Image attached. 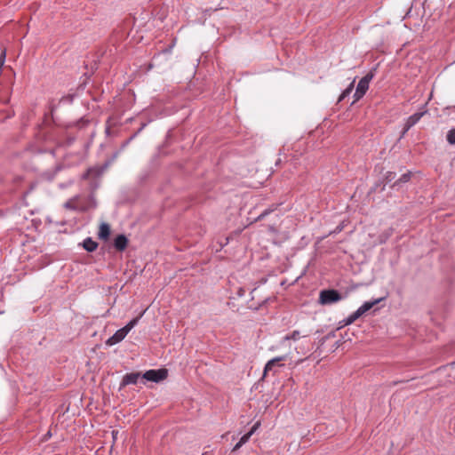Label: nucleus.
<instances>
[{"instance_id": "1", "label": "nucleus", "mask_w": 455, "mask_h": 455, "mask_svg": "<svg viewBox=\"0 0 455 455\" xmlns=\"http://www.w3.org/2000/svg\"><path fill=\"white\" fill-rule=\"evenodd\" d=\"M341 299V294L333 289L323 290L319 294V303L322 305H331Z\"/></svg>"}, {"instance_id": "2", "label": "nucleus", "mask_w": 455, "mask_h": 455, "mask_svg": "<svg viewBox=\"0 0 455 455\" xmlns=\"http://www.w3.org/2000/svg\"><path fill=\"white\" fill-rule=\"evenodd\" d=\"M373 76V72L370 71L360 79L354 93V101L359 100L366 93L367 90L369 89V84L372 80Z\"/></svg>"}, {"instance_id": "3", "label": "nucleus", "mask_w": 455, "mask_h": 455, "mask_svg": "<svg viewBox=\"0 0 455 455\" xmlns=\"http://www.w3.org/2000/svg\"><path fill=\"white\" fill-rule=\"evenodd\" d=\"M168 376V371L166 369H158V370H148L145 371L141 378L146 379L147 381H152L155 383H159L162 380L165 379Z\"/></svg>"}, {"instance_id": "4", "label": "nucleus", "mask_w": 455, "mask_h": 455, "mask_svg": "<svg viewBox=\"0 0 455 455\" xmlns=\"http://www.w3.org/2000/svg\"><path fill=\"white\" fill-rule=\"evenodd\" d=\"M427 113V111L423 112H417L411 116H409L404 124L402 135L401 137H403L405 133L412 127L414 126L420 119L421 117Z\"/></svg>"}, {"instance_id": "5", "label": "nucleus", "mask_w": 455, "mask_h": 455, "mask_svg": "<svg viewBox=\"0 0 455 455\" xmlns=\"http://www.w3.org/2000/svg\"><path fill=\"white\" fill-rule=\"evenodd\" d=\"M142 375L140 372H131L127 373L123 377V379L120 383V389L128 386V385H135L137 384L139 379Z\"/></svg>"}, {"instance_id": "6", "label": "nucleus", "mask_w": 455, "mask_h": 455, "mask_svg": "<svg viewBox=\"0 0 455 455\" xmlns=\"http://www.w3.org/2000/svg\"><path fill=\"white\" fill-rule=\"evenodd\" d=\"M127 245L128 239L124 235L121 234L116 235V237L114 240V247L116 248V250L123 251L126 249Z\"/></svg>"}, {"instance_id": "7", "label": "nucleus", "mask_w": 455, "mask_h": 455, "mask_svg": "<svg viewBox=\"0 0 455 455\" xmlns=\"http://www.w3.org/2000/svg\"><path fill=\"white\" fill-rule=\"evenodd\" d=\"M125 337L126 334H124V331L122 329H119L110 338L108 339L106 344L108 346L116 345L121 342Z\"/></svg>"}, {"instance_id": "8", "label": "nucleus", "mask_w": 455, "mask_h": 455, "mask_svg": "<svg viewBox=\"0 0 455 455\" xmlns=\"http://www.w3.org/2000/svg\"><path fill=\"white\" fill-rule=\"evenodd\" d=\"M283 360H285V356H278L269 360L265 365L263 377H265L268 371H272L274 367L281 366L280 362Z\"/></svg>"}, {"instance_id": "9", "label": "nucleus", "mask_w": 455, "mask_h": 455, "mask_svg": "<svg viewBox=\"0 0 455 455\" xmlns=\"http://www.w3.org/2000/svg\"><path fill=\"white\" fill-rule=\"evenodd\" d=\"M110 235V226L106 223L102 222L100 226L98 236L101 240H107Z\"/></svg>"}, {"instance_id": "10", "label": "nucleus", "mask_w": 455, "mask_h": 455, "mask_svg": "<svg viewBox=\"0 0 455 455\" xmlns=\"http://www.w3.org/2000/svg\"><path fill=\"white\" fill-rule=\"evenodd\" d=\"M383 299H377L372 301H365L360 307H358V311L363 315L367 311L371 309L375 305H377L379 302H380Z\"/></svg>"}, {"instance_id": "11", "label": "nucleus", "mask_w": 455, "mask_h": 455, "mask_svg": "<svg viewBox=\"0 0 455 455\" xmlns=\"http://www.w3.org/2000/svg\"><path fill=\"white\" fill-rule=\"evenodd\" d=\"M362 315L358 310H355L353 314L348 315L347 318L343 319L340 323V327L347 326L352 324L355 321H356Z\"/></svg>"}, {"instance_id": "12", "label": "nucleus", "mask_w": 455, "mask_h": 455, "mask_svg": "<svg viewBox=\"0 0 455 455\" xmlns=\"http://www.w3.org/2000/svg\"><path fill=\"white\" fill-rule=\"evenodd\" d=\"M83 247L85 251L92 252L97 249L98 243L95 241H93L91 237H87L83 242Z\"/></svg>"}, {"instance_id": "13", "label": "nucleus", "mask_w": 455, "mask_h": 455, "mask_svg": "<svg viewBox=\"0 0 455 455\" xmlns=\"http://www.w3.org/2000/svg\"><path fill=\"white\" fill-rule=\"evenodd\" d=\"M308 335H309V333H307V332L301 334L299 331L295 330V331H291L290 334L285 335L283 337V340H291H291L296 341L299 338H301V337L305 338V337H307Z\"/></svg>"}, {"instance_id": "14", "label": "nucleus", "mask_w": 455, "mask_h": 455, "mask_svg": "<svg viewBox=\"0 0 455 455\" xmlns=\"http://www.w3.org/2000/svg\"><path fill=\"white\" fill-rule=\"evenodd\" d=\"M259 426V422L255 423L253 427L251 428V430L240 438L239 442L243 445L245 444L250 440L251 436L254 434V432L258 429Z\"/></svg>"}, {"instance_id": "15", "label": "nucleus", "mask_w": 455, "mask_h": 455, "mask_svg": "<svg viewBox=\"0 0 455 455\" xmlns=\"http://www.w3.org/2000/svg\"><path fill=\"white\" fill-rule=\"evenodd\" d=\"M259 426V422L255 423L253 427L251 428V430L240 438L239 442L243 445L245 444L250 440L251 436L254 434V432L258 429Z\"/></svg>"}, {"instance_id": "16", "label": "nucleus", "mask_w": 455, "mask_h": 455, "mask_svg": "<svg viewBox=\"0 0 455 455\" xmlns=\"http://www.w3.org/2000/svg\"><path fill=\"white\" fill-rule=\"evenodd\" d=\"M411 177V172H407L403 173L393 185V187H399L403 183H406L410 180Z\"/></svg>"}, {"instance_id": "17", "label": "nucleus", "mask_w": 455, "mask_h": 455, "mask_svg": "<svg viewBox=\"0 0 455 455\" xmlns=\"http://www.w3.org/2000/svg\"><path fill=\"white\" fill-rule=\"evenodd\" d=\"M78 199V196H76L72 198H70L68 201H67L65 204H64V207L66 209H68V210H73V211H76V210H78V206L76 205V200Z\"/></svg>"}, {"instance_id": "18", "label": "nucleus", "mask_w": 455, "mask_h": 455, "mask_svg": "<svg viewBox=\"0 0 455 455\" xmlns=\"http://www.w3.org/2000/svg\"><path fill=\"white\" fill-rule=\"evenodd\" d=\"M140 317H135L131 320L124 327L121 328L124 334H128L129 331L138 323Z\"/></svg>"}, {"instance_id": "19", "label": "nucleus", "mask_w": 455, "mask_h": 455, "mask_svg": "<svg viewBox=\"0 0 455 455\" xmlns=\"http://www.w3.org/2000/svg\"><path fill=\"white\" fill-rule=\"evenodd\" d=\"M140 317H135L131 320L124 327L121 328L124 334H128L129 331L138 323Z\"/></svg>"}, {"instance_id": "20", "label": "nucleus", "mask_w": 455, "mask_h": 455, "mask_svg": "<svg viewBox=\"0 0 455 455\" xmlns=\"http://www.w3.org/2000/svg\"><path fill=\"white\" fill-rule=\"evenodd\" d=\"M354 84H355V80H353L350 83V84L347 86V88L342 92V93L340 94V96L339 98V101H342L352 92V91L354 89Z\"/></svg>"}, {"instance_id": "21", "label": "nucleus", "mask_w": 455, "mask_h": 455, "mask_svg": "<svg viewBox=\"0 0 455 455\" xmlns=\"http://www.w3.org/2000/svg\"><path fill=\"white\" fill-rule=\"evenodd\" d=\"M277 208L276 205H272L268 208H267L266 210H264L259 216L258 218L256 219V220H263L266 216H267L268 214H270L271 212H273L275 209Z\"/></svg>"}, {"instance_id": "22", "label": "nucleus", "mask_w": 455, "mask_h": 455, "mask_svg": "<svg viewBox=\"0 0 455 455\" xmlns=\"http://www.w3.org/2000/svg\"><path fill=\"white\" fill-rule=\"evenodd\" d=\"M446 140L451 145H455V128L451 129L446 134Z\"/></svg>"}, {"instance_id": "23", "label": "nucleus", "mask_w": 455, "mask_h": 455, "mask_svg": "<svg viewBox=\"0 0 455 455\" xmlns=\"http://www.w3.org/2000/svg\"><path fill=\"white\" fill-rule=\"evenodd\" d=\"M333 337H335V332L334 331L329 332L327 335H325L324 337L320 339V340H319L320 345L321 346L323 345L328 339H330Z\"/></svg>"}, {"instance_id": "24", "label": "nucleus", "mask_w": 455, "mask_h": 455, "mask_svg": "<svg viewBox=\"0 0 455 455\" xmlns=\"http://www.w3.org/2000/svg\"><path fill=\"white\" fill-rule=\"evenodd\" d=\"M89 121L87 119H84V118H81L80 120H78L76 124V125L78 127V128H84L85 127L87 124H88Z\"/></svg>"}, {"instance_id": "25", "label": "nucleus", "mask_w": 455, "mask_h": 455, "mask_svg": "<svg viewBox=\"0 0 455 455\" xmlns=\"http://www.w3.org/2000/svg\"><path fill=\"white\" fill-rule=\"evenodd\" d=\"M395 178V173L391 172H388L385 176V180L387 182H391Z\"/></svg>"}, {"instance_id": "26", "label": "nucleus", "mask_w": 455, "mask_h": 455, "mask_svg": "<svg viewBox=\"0 0 455 455\" xmlns=\"http://www.w3.org/2000/svg\"><path fill=\"white\" fill-rule=\"evenodd\" d=\"M145 126H146V124H143L141 125V127L139 129V131H138L136 133H134V134L130 138L129 141H130V140H132V139H133V138H134L138 133H140V132L144 129V127H145Z\"/></svg>"}, {"instance_id": "27", "label": "nucleus", "mask_w": 455, "mask_h": 455, "mask_svg": "<svg viewBox=\"0 0 455 455\" xmlns=\"http://www.w3.org/2000/svg\"><path fill=\"white\" fill-rule=\"evenodd\" d=\"M242 446H243V444H242L240 442H238V443L234 446V448H233L232 451H233V452L237 451H238Z\"/></svg>"}, {"instance_id": "28", "label": "nucleus", "mask_w": 455, "mask_h": 455, "mask_svg": "<svg viewBox=\"0 0 455 455\" xmlns=\"http://www.w3.org/2000/svg\"><path fill=\"white\" fill-rule=\"evenodd\" d=\"M74 140H75V138H73V137L68 138L67 139V145L68 146L71 145L74 142Z\"/></svg>"}, {"instance_id": "29", "label": "nucleus", "mask_w": 455, "mask_h": 455, "mask_svg": "<svg viewBox=\"0 0 455 455\" xmlns=\"http://www.w3.org/2000/svg\"><path fill=\"white\" fill-rule=\"evenodd\" d=\"M68 99L69 101H72L73 97L69 95V96H68Z\"/></svg>"}, {"instance_id": "30", "label": "nucleus", "mask_w": 455, "mask_h": 455, "mask_svg": "<svg viewBox=\"0 0 455 455\" xmlns=\"http://www.w3.org/2000/svg\"><path fill=\"white\" fill-rule=\"evenodd\" d=\"M88 175H89V172H86V173L84 175V179H85V178H87V177H88Z\"/></svg>"}]
</instances>
